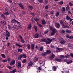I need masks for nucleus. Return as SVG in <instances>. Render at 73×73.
Wrapping results in <instances>:
<instances>
[{
	"instance_id": "nucleus-1",
	"label": "nucleus",
	"mask_w": 73,
	"mask_h": 73,
	"mask_svg": "<svg viewBox=\"0 0 73 73\" xmlns=\"http://www.w3.org/2000/svg\"><path fill=\"white\" fill-rule=\"evenodd\" d=\"M51 31L52 32L50 34L51 35L53 36L57 32V30L55 28H53Z\"/></svg>"
},
{
	"instance_id": "nucleus-2",
	"label": "nucleus",
	"mask_w": 73,
	"mask_h": 73,
	"mask_svg": "<svg viewBox=\"0 0 73 73\" xmlns=\"http://www.w3.org/2000/svg\"><path fill=\"white\" fill-rule=\"evenodd\" d=\"M6 37H10L11 34L8 31L6 30Z\"/></svg>"
},
{
	"instance_id": "nucleus-3",
	"label": "nucleus",
	"mask_w": 73,
	"mask_h": 73,
	"mask_svg": "<svg viewBox=\"0 0 73 73\" xmlns=\"http://www.w3.org/2000/svg\"><path fill=\"white\" fill-rule=\"evenodd\" d=\"M19 36L21 39V42L23 43H24L25 42V40H24V39L23 38V36L21 35H19Z\"/></svg>"
},
{
	"instance_id": "nucleus-4",
	"label": "nucleus",
	"mask_w": 73,
	"mask_h": 73,
	"mask_svg": "<svg viewBox=\"0 0 73 73\" xmlns=\"http://www.w3.org/2000/svg\"><path fill=\"white\" fill-rule=\"evenodd\" d=\"M55 25L57 28L58 29L60 27V25L58 23H56L55 24Z\"/></svg>"
},
{
	"instance_id": "nucleus-5",
	"label": "nucleus",
	"mask_w": 73,
	"mask_h": 73,
	"mask_svg": "<svg viewBox=\"0 0 73 73\" xmlns=\"http://www.w3.org/2000/svg\"><path fill=\"white\" fill-rule=\"evenodd\" d=\"M33 63L32 61L29 62L28 64V66H33Z\"/></svg>"
},
{
	"instance_id": "nucleus-6",
	"label": "nucleus",
	"mask_w": 73,
	"mask_h": 73,
	"mask_svg": "<svg viewBox=\"0 0 73 73\" xmlns=\"http://www.w3.org/2000/svg\"><path fill=\"white\" fill-rule=\"evenodd\" d=\"M55 57V55L54 54H52L51 56H50L49 57L50 60H52L53 58H54Z\"/></svg>"
},
{
	"instance_id": "nucleus-7",
	"label": "nucleus",
	"mask_w": 73,
	"mask_h": 73,
	"mask_svg": "<svg viewBox=\"0 0 73 73\" xmlns=\"http://www.w3.org/2000/svg\"><path fill=\"white\" fill-rule=\"evenodd\" d=\"M19 6L20 7V8H21V9H24V6L21 3H19Z\"/></svg>"
},
{
	"instance_id": "nucleus-8",
	"label": "nucleus",
	"mask_w": 73,
	"mask_h": 73,
	"mask_svg": "<svg viewBox=\"0 0 73 73\" xmlns=\"http://www.w3.org/2000/svg\"><path fill=\"white\" fill-rule=\"evenodd\" d=\"M35 44H32L31 45V49L32 50H34Z\"/></svg>"
},
{
	"instance_id": "nucleus-9",
	"label": "nucleus",
	"mask_w": 73,
	"mask_h": 73,
	"mask_svg": "<svg viewBox=\"0 0 73 73\" xmlns=\"http://www.w3.org/2000/svg\"><path fill=\"white\" fill-rule=\"evenodd\" d=\"M55 60V61H57V62H61L62 61V60L57 58H56Z\"/></svg>"
},
{
	"instance_id": "nucleus-10",
	"label": "nucleus",
	"mask_w": 73,
	"mask_h": 73,
	"mask_svg": "<svg viewBox=\"0 0 73 73\" xmlns=\"http://www.w3.org/2000/svg\"><path fill=\"white\" fill-rule=\"evenodd\" d=\"M15 60H13L11 61V62H10L11 65H15Z\"/></svg>"
},
{
	"instance_id": "nucleus-11",
	"label": "nucleus",
	"mask_w": 73,
	"mask_h": 73,
	"mask_svg": "<svg viewBox=\"0 0 73 73\" xmlns=\"http://www.w3.org/2000/svg\"><path fill=\"white\" fill-rule=\"evenodd\" d=\"M59 42L61 44H65V42H66V41L64 40H61Z\"/></svg>"
},
{
	"instance_id": "nucleus-12",
	"label": "nucleus",
	"mask_w": 73,
	"mask_h": 73,
	"mask_svg": "<svg viewBox=\"0 0 73 73\" xmlns=\"http://www.w3.org/2000/svg\"><path fill=\"white\" fill-rule=\"evenodd\" d=\"M62 28L64 29L65 28H69V26H68L66 25H65L64 24L62 25Z\"/></svg>"
},
{
	"instance_id": "nucleus-13",
	"label": "nucleus",
	"mask_w": 73,
	"mask_h": 73,
	"mask_svg": "<svg viewBox=\"0 0 73 73\" xmlns=\"http://www.w3.org/2000/svg\"><path fill=\"white\" fill-rule=\"evenodd\" d=\"M57 68V67H56L55 66H53L52 67V70H53V71H56Z\"/></svg>"
},
{
	"instance_id": "nucleus-14",
	"label": "nucleus",
	"mask_w": 73,
	"mask_h": 73,
	"mask_svg": "<svg viewBox=\"0 0 73 73\" xmlns=\"http://www.w3.org/2000/svg\"><path fill=\"white\" fill-rule=\"evenodd\" d=\"M21 55L22 56L23 58H27V54H22Z\"/></svg>"
},
{
	"instance_id": "nucleus-15",
	"label": "nucleus",
	"mask_w": 73,
	"mask_h": 73,
	"mask_svg": "<svg viewBox=\"0 0 73 73\" xmlns=\"http://www.w3.org/2000/svg\"><path fill=\"white\" fill-rule=\"evenodd\" d=\"M31 28H32V24L30 23L28 25V29L31 30Z\"/></svg>"
},
{
	"instance_id": "nucleus-16",
	"label": "nucleus",
	"mask_w": 73,
	"mask_h": 73,
	"mask_svg": "<svg viewBox=\"0 0 73 73\" xmlns=\"http://www.w3.org/2000/svg\"><path fill=\"white\" fill-rule=\"evenodd\" d=\"M39 36V34L38 33H36L34 37L35 38H38V37Z\"/></svg>"
},
{
	"instance_id": "nucleus-17",
	"label": "nucleus",
	"mask_w": 73,
	"mask_h": 73,
	"mask_svg": "<svg viewBox=\"0 0 73 73\" xmlns=\"http://www.w3.org/2000/svg\"><path fill=\"white\" fill-rule=\"evenodd\" d=\"M62 10L61 11V12L62 13H64L65 11V7H62Z\"/></svg>"
},
{
	"instance_id": "nucleus-18",
	"label": "nucleus",
	"mask_w": 73,
	"mask_h": 73,
	"mask_svg": "<svg viewBox=\"0 0 73 73\" xmlns=\"http://www.w3.org/2000/svg\"><path fill=\"white\" fill-rule=\"evenodd\" d=\"M46 38H42L40 40L42 42H46Z\"/></svg>"
},
{
	"instance_id": "nucleus-19",
	"label": "nucleus",
	"mask_w": 73,
	"mask_h": 73,
	"mask_svg": "<svg viewBox=\"0 0 73 73\" xmlns=\"http://www.w3.org/2000/svg\"><path fill=\"white\" fill-rule=\"evenodd\" d=\"M51 42L50 41H48L47 40H46V45L48 44H50L51 43Z\"/></svg>"
},
{
	"instance_id": "nucleus-20",
	"label": "nucleus",
	"mask_w": 73,
	"mask_h": 73,
	"mask_svg": "<svg viewBox=\"0 0 73 73\" xmlns=\"http://www.w3.org/2000/svg\"><path fill=\"white\" fill-rule=\"evenodd\" d=\"M27 48L28 49H30L31 48V45L29 44H27Z\"/></svg>"
},
{
	"instance_id": "nucleus-21",
	"label": "nucleus",
	"mask_w": 73,
	"mask_h": 73,
	"mask_svg": "<svg viewBox=\"0 0 73 73\" xmlns=\"http://www.w3.org/2000/svg\"><path fill=\"white\" fill-rule=\"evenodd\" d=\"M34 28L36 32H37L38 29H37V27L35 26V25L34 26Z\"/></svg>"
},
{
	"instance_id": "nucleus-22",
	"label": "nucleus",
	"mask_w": 73,
	"mask_h": 73,
	"mask_svg": "<svg viewBox=\"0 0 73 73\" xmlns=\"http://www.w3.org/2000/svg\"><path fill=\"white\" fill-rule=\"evenodd\" d=\"M66 32L67 33H72V32L71 31L69 30H66Z\"/></svg>"
},
{
	"instance_id": "nucleus-23",
	"label": "nucleus",
	"mask_w": 73,
	"mask_h": 73,
	"mask_svg": "<svg viewBox=\"0 0 73 73\" xmlns=\"http://www.w3.org/2000/svg\"><path fill=\"white\" fill-rule=\"evenodd\" d=\"M23 57V56H22V55H19V56L18 58V60H19V61H20L21 60V58Z\"/></svg>"
},
{
	"instance_id": "nucleus-24",
	"label": "nucleus",
	"mask_w": 73,
	"mask_h": 73,
	"mask_svg": "<svg viewBox=\"0 0 73 73\" xmlns=\"http://www.w3.org/2000/svg\"><path fill=\"white\" fill-rule=\"evenodd\" d=\"M16 72V70L15 69L14 70H13L10 71L9 73H14Z\"/></svg>"
},
{
	"instance_id": "nucleus-25",
	"label": "nucleus",
	"mask_w": 73,
	"mask_h": 73,
	"mask_svg": "<svg viewBox=\"0 0 73 73\" xmlns=\"http://www.w3.org/2000/svg\"><path fill=\"white\" fill-rule=\"evenodd\" d=\"M46 54H50V53H51V51L49 50H47L46 51Z\"/></svg>"
},
{
	"instance_id": "nucleus-26",
	"label": "nucleus",
	"mask_w": 73,
	"mask_h": 73,
	"mask_svg": "<svg viewBox=\"0 0 73 73\" xmlns=\"http://www.w3.org/2000/svg\"><path fill=\"white\" fill-rule=\"evenodd\" d=\"M33 60L34 61H35V62H36V61H38V58L36 57L34 58L33 59Z\"/></svg>"
},
{
	"instance_id": "nucleus-27",
	"label": "nucleus",
	"mask_w": 73,
	"mask_h": 73,
	"mask_svg": "<svg viewBox=\"0 0 73 73\" xmlns=\"http://www.w3.org/2000/svg\"><path fill=\"white\" fill-rule=\"evenodd\" d=\"M37 25H38L39 27V28H41V27H43V26L41 24H40L38 23H37Z\"/></svg>"
},
{
	"instance_id": "nucleus-28",
	"label": "nucleus",
	"mask_w": 73,
	"mask_h": 73,
	"mask_svg": "<svg viewBox=\"0 0 73 73\" xmlns=\"http://www.w3.org/2000/svg\"><path fill=\"white\" fill-rule=\"evenodd\" d=\"M16 21L15 19H13L11 20V23H15Z\"/></svg>"
},
{
	"instance_id": "nucleus-29",
	"label": "nucleus",
	"mask_w": 73,
	"mask_h": 73,
	"mask_svg": "<svg viewBox=\"0 0 73 73\" xmlns=\"http://www.w3.org/2000/svg\"><path fill=\"white\" fill-rule=\"evenodd\" d=\"M42 24L43 25H45V24H46V22L44 20H42Z\"/></svg>"
},
{
	"instance_id": "nucleus-30",
	"label": "nucleus",
	"mask_w": 73,
	"mask_h": 73,
	"mask_svg": "<svg viewBox=\"0 0 73 73\" xmlns=\"http://www.w3.org/2000/svg\"><path fill=\"white\" fill-rule=\"evenodd\" d=\"M47 54L45 52L44 53H42V56H44V57Z\"/></svg>"
},
{
	"instance_id": "nucleus-31",
	"label": "nucleus",
	"mask_w": 73,
	"mask_h": 73,
	"mask_svg": "<svg viewBox=\"0 0 73 73\" xmlns=\"http://www.w3.org/2000/svg\"><path fill=\"white\" fill-rule=\"evenodd\" d=\"M70 18L68 16V15H67L66 16V19L68 21L70 20Z\"/></svg>"
},
{
	"instance_id": "nucleus-32",
	"label": "nucleus",
	"mask_w": 73,
	"mask_h": 73,
	"mask_svg": "<svg viewBox=\"0 0 73 73\" xmlns=\"http://www.w3.org/2000/svg\"><path fill=\"white\" fill-rule=\"evenodd\" d=\"M26 61H27V60L26 59H24L22 61V64H25L26 62Z\"/></svg>"
},
{
	"instance_id": "nucleus-33",
	"label": "nucleus",
	"mask_w": 73,
	"mask_h": 73,
	"mask_svg": "<svg viewBox=\"0 0 73 73\" xmlns=\"http://www.w3.org/2000/svg\"><path fill=\"white\" fill-rule=\"evenodd\" d=\"M56 49H57L58 50H64L63 48H58V47L56 48Z\"/></svg>"
},
{
	"instance_id": "nucleus-34",
	"label": "nucleus",
	"mask_w": 73,
	"mask_h": 73,
	"mask_svg": "<svg viewBox=\"0 0 73 73\" xmlns=\"http://www.w3.org/2000/svg\"><path fill=\"white\" fill-rule=\"evenodd\" d=\"M60 58L62 60H63L64 58H65V56L64 55H60Z\"/></svg>"
},
{
	"instance_id": "nucleus-35",
	"label": "nucleus",
	"mask_w": 73,
	"mask_h": 73,
	"mask_svg": "<svg viewBox=\"0 0 73 73\" xmlns=\"http://www.w3.org/2000/svg\"><path fill=\"white\" fill-rule=\"evenodd\" d=\"M28 8L29 9H30L31 10H32L33 9V7L32 6H29Z\"/></svg>"
},
{
	"instance_id": "nucleus-36",
	"label": "nucleus",
	"mask_w": 73,
	"mask_h": 73,
	"mask_svg": "<svg viewBox=\"0 0 73 73\" xmlns=\"http://www.w3.org/2000/svg\"><path fill=\"white\" fill-rule=\"evenodd\" d=\"M15 45H16V46H19V47H21H21H23V46H22V45H20L18 44V43H16Z\"/></svg>"
},
{
	"instance_id": "nucleus-37",
	"label": "nucleus",
	"mask_w": 73,
	"mask_h": 73,
	"mask_svg": "<svg viewBox=\"0 0 73 73\" xmlns=\"http://www.w3.org/2000/svg\"><path fill=\"white\" fill-rule=\"evenodd\" d=\"M8 28H9V29H12V28H13V27H12L11 26L9 25H8Z\"/></svg>"
},
{
	"instance_id": "nucleus-38",
	"label": "nucleus",
	"mask_w": 73,
	"mask_h": 73,
	"mask_svg": "<svg viewBox=\"0 0 73 73\" xmlns=\"http://www.w3.org/2000/svg\"><path fill=\"white\" fill-rule=\"evenodd\" d=\"M1 16L3 18H5V13H3L2 14V15H1Z\"/></svg>"
},
{
	"instance_id": "nucleus-39",
	"label": "nucleus",
	"mask_w": 73,
	"mask_h": 73,
	"mask_svg": "<svg viewBox=\"0 0 73 73\" xmlns=\"http://www.w3.org/2000/svg\"><path fill=\"white\" fill-rule=\"evenodd\" d=\"M7 68H8V69H10V70H11V69H12V67L9 66H7Z\"/></svg>"
},
{
	"instance_id": "nucleus-40",
	"label": "nucleus",
	"mask_w": 73,
	"mask_h": 73,
	"mask_svg": "<svg viewBox=\"0 0 73 73\" xmlns=\"http://www.w3.org/2000/svg\"><path fill=\"white\" fill-rule=\"evenodd\" d=\"M18 51L19 52H23V49L21 48H19L18 49Z\"/></svg>"
},
{
	"instance_id": "nucleus-41",
	"label": "nucleus",
	"mask_w": 73,
	"mask_h": 73,
	"mask_svg": "<svg viewBox=\"0 0 73 73\" xmlns=\"http://www.w3.org/2000/svg\"><path fill=\"white\" fill-rule=\"evenodd\" d=\"M47 40H48L49 41H50L51 42H52V40H53V39H50V38H48V37L47 38Z\"/></svg>"
},
{
	"instance_id": "nucleus-42",
	"label": "nucleus",
	"mask_w": 73,
	"mask_h": 73,
	"mask_svg": "<svg viewBox=\"0 0 73 73\" xmlns=\"http://www.w3.org/2000/svg\"><path fill=\"white\" fill-rule=\"evenodd\" d=\"M18 67L19 68H20V67H21V64H20V62H19L18 63Z\"/></svg>"
},
{
	"instance_id": "nucleus-43",
	"label": "nucleus",
	"mask_w": 73,
	"mask_h": 73,
	"mask_svg": "<svg viewBox=\"0 0 73 73\" xmlns=\"http://www.w3.org/2000/svg\"><path fill=\"white\" fill-rule=\"evenodd\" d=\"M49 28L50 29V30H51V31H52V30H53V28L52 26H49Z\"/></svg>"
},
{
	"instance_id": "nucleus-44",
	"label": "nucleus",
	"mask_w": 73,
	"mask_h": 73,
	"mask_svg": "<svg viewBox=\"0 0 73 73\" xmlns=\"http://www.w3.org/2000/svg\"><path fill=\"white\" fill-rule=\"evenodd\" d=\"M8 12H6L4 13L5 15H9L10 13H9Z\"/></svg>"
},
{
	"instance_id": "nucleus-45",
	"label": "nucleus",
	"mask_w": 73,
	"mask_h": 73,
	"mask_svg": "<svg viewBox=\"0 0 73 73\" xmlns=\"http://www.w3.org/2000/svg\"><path fill=\"white\" fill-rule=\"evenodd\" d=\"M5 12H9V9L8 7H6L5 9Z\"/></svg>"
},
{
	"instance_id": "nucleus-46",
	"label": "nucleus",
	"mask_w": 73,
	"mask_h": 73,
	"mask_svg": "<svg viewBox=\"0 0 73 73\" xmlns=\"http://www.w3.org/2000/svg\"><path fill=\"white\" fill-rule=\"evenodd\" d=\"M69 57H70V55L68 54L66 55L65 56V57H66V58H68Z\"/></svg>"
},
{
	"instance_id": "nucleus-47",
	"label": "nucleus",
	"mask_w": 73,
	"mask_h": 73,
	"mask_svg": "<svg viewBox=\"0 0 73 73\" xmlns=\"http://www.w3.org/2000/svg\"><path fill=\"white\" fill-rule=\"evenodd\" d=\"M44 50V47L43 46H42L40 48V51H42Z\"/></svg>"
},
{
	"instance_id": "nucleus-48",
	"label": "nucleus",
	"mask_w": 73,
	"mask_h": 73,
	"mask_svg": "<svg viewBox=\"0 0 73 73\" xmlns=\"http://www.w3.org/2000/svg\"><path fill=\"white\" fill-rule=\"evenodd\" d=\"M48 32H49V30L47 29L46 31H44V33L45 34H46V33H48Z\"/></svg>"
},
{
	"instance_id": "nucleus-49",
	"label": "nucleus",
	"mask_w": 73,
	"mask_h": 73,
	"mask_svg": "<svg viewBox=\"0 0 73 73\" xmlns=\"http://www.w3.org/2000/svg\"><path fill=\"white\" fill-rule=\"evenodd\" d=\"M58 16H59V12H57L56 14V17H58Z\"/></svg>"
},
{
	"instance_id": "nucleus-50",
	"label": "nucleus",
	"mask_w": 73,
	"mask_h": 73,
	"mask_svg": "<svg viewBox=\"0 0 73 73\" xmlns=\"http://www.w3.org/2000/svg\"><path fill=\"white\" fill-rule=\"evenodd\" d=\"M45 9H48L49 8V7L48 5H46L45 7Z\"/></svg>"
},
{
	"instance_id": "nucleus-51",
	"label": "nucleus",
	"mask_w": 73,
	"mask_h": 73,
	"mask_svg": "<svg viewBox=\"0 0 73 73\" xmlns=\"http://www.w3.org/2000/svg\"><path fill=\"white\" fill-rule=\"evenodd\" d=\"M1 55L2 57H3V58H5V55H4V54H1Z\"/></svg>"
},
{
	"instance_id": "nucleus-52",
	"label": "nucleus",
	"mask_w": 73,
	"mask_h": 73,
	"mask_svg": "<svg viewBox=\"0 0 73 73\" xmlns=\"http://www.w3.org/2000/svg\"><path fill=\"white\" fill-rule=\"evenodd\" d=\"M13 13V11L12 9H10L9 11V13L10 14H12Z\"/></svg>"
},
{
	"instance_id": "nucleus-53",
	"label": "nucleus",
	"mask_w": 73,
	"mask_h": 73,
	"mask_svg": "<svg viewBox=\"0 0 73 73\" xmlns=\"http://www.w3.org/2000/svg\"><path fill=\"white\" fill-rule=\"evenodd\" d=\"M38 2L40 3H42L43 2V0H38Z\"/></svg>"
},
{
	"instance_id": "nucleus-54",
	"label": "nucleus",
	"mask_w": 73,
	"mask_h": 73,
	"mask_svg": "<svg viewBox=\"0 0 73 73\" xmlns=\"http://www.w3.org/2000/svg\"><path fill=\"white\" fill-rule=\"evenodd\" d=\"M63 2L62 1H60L59 2V4H60V5H62L63 4Z\"/></svg>"
},
{
	"instance_id": "nucleus-55",
	"label": "nucleus",
	"mask_w": 73,
	"mask_h": 73,
	"mask_svg": "<svg viewBox=\"0 0 73 73\" xmlns=\"http://www.w3.org/2000/svg\"><path fill=\"white\" fill-rule=\"evenodd\" d=\"M69 47H72V46H73V45L70 43H69L68 44Z\"/></svg>"
},
{
	"instance_id": "nucleus-56",
	"label": "nucleus",
	"mask_w": 73,
	"mask_h": 73,
	"mask_svg": "<svg viewBox=\"0 0 73 73\" xmlns=\"http://www.w3.org/2000/svg\"><path fill=\"white\" fill-rule=\"evenodd\" d=\"M1 23L3 25H5V24H6V23H5V21H4L2 22Z\"/></svg>"
},
{
	"instance_id": "nucleus-57",
	"label": "nucleus",
	"mask_w": 73,
	"mask_h": 73,
	"mask_svg": "<svg viewBox=\"0 0 73 73\" xmlns=\"http://www.w3.org/2000/svg\"><path fill=\"white\" fill-rule=\"evenodd\" d=\"M34 20L36 21H38V20H39V19L37 18H35L34 19Z\"/></svg>"
},
{
	"instance_id": "nucleus-58",
	"label": "nucleus",
	"mask_w": 73,
	"mask_h": 73,
	"mask_svg": "<svg viewBox=\"0 0 73 73\" xmlns=\"http://www.w3.org/2000/svg\"><path fill=\"white\" fill-rule=\"evenodd\" d=\"M69 5L70 6H73V4L71 2H70L69 3Z\"/></svg>"
},
{
	"instance_id": "nucleus-59",
	"label": "nucleus",
	"mask_w": 73,
	"mask_h": 73,
	"mask_svg": "<svg viewBox=\"0 0 73 73\" xmlns=\"http://www.w3.org/2000/svg\"><path fill=\"white\" fill-rule=\"evenodd\" d=\"M66 37L67 38H70V36H69L68 35H66Z\"/></svg>"
},
{
	"instance_id": "nucleus-60",
	"label": "nucleus",
	"mask_w": 73,
	"mask_h": 73,
	"mask_svg": "<svg viewBox=\"0 0 73 73\" xmlns=\"http://www.w3.org/2000/svg\"><path fill=\"white\" fill-rule=\"evenodd\" d=\"M38 70H41V67H38Z\"/></svg>"
},
{
	"instance_id": "nucleus-61",
	"label": "nucleus",
	"mask_w": 73,
	"mask_h": 73,
	"mask_svg": "<svg viewBox=\"0 0 73 73\" xmlns=\"http://www.w3.org/2000/svg\"><path fill=\"white\" fill-rule=\"evenodd\" d=\"M70 55L71 57H73V54L72 53H71L70 54Z\"/></svg>"
},
{
	"instance_id": "nucleus-62",
	"label": "nucleus",
	"mask_w": 73,
	"mask_h": 73,
	"mask_svg": "<svg viewBox=\"0 0 73 73\" xmlns=\"http://www.w3.org/2000/svg\"><path fill=\"white\" fill-rule=\"evenodd\" d=\"M63 62H67L68 60L66 59H64L63 60Z\"/></svg>"
},
{
	"instance_id": "nucleus-63",
	"label": "nucleus",
	"mask_w": 73,
	"mask_h": 73,
	"mask_svg": "<svg viewBox=\"0 0 73 73\" xmlns=\"http://www.w3.org/2000/svg\"><path fill=\"white\" fill-rule=\"evenodd\" d=\"M43 62L42 61V60H40L39 61V63L40 64H42V63Z\"/></svg>"
},
{
	"instance_id": "nucleus-64",
	"label": "nucleus",
	"mask_w": 73,
	"mask_h": 73,
	"mask_svg": "<svg viewBox=\"0 0 73 73\" xmlns=\"http://www.w3.org/2000/svg\"><path fill=\"white\" fill-rule=\"evenodd\" d=\"M13 28H14V29H16V26L14 25L13 26Z\"/></svg>"
}]
</instances>
